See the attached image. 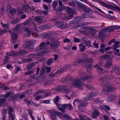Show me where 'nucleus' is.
Returning <instances> with one entry per match:
<instances>
[{
    "instance_id": "nucleus-1",
    "label": "nucleus",
    "mask_w": 120,
    "mask_h": 120,
    "mask_svg": "<svg viewBox=\"0 0 120 120\" xmlns=\"http://www.w3.org/2000/svg\"><path fill=\"white\" fill-rule=\"evenodd\" d=\"M49 43H45L43 42L39 46L37 47L36 51L39 52V53L42 55V53H45L49 51V50H46L47 49L49 46Z\"/></svg>"
},
{
    "instance_id": "nucleus-2",
    "label": "nucleus",
    "mask_w": 120,
    "mask_h": 120,
    "mask_svg": "<svg viewBox=\"0 0 120 120\" xmlns=\"http://www.w3.org/2000/svg\"><path fill=\"white\" fill-rule=\"evenodd\" d=\"M23 30L26 31L29 35L31 34L33 36V38H38L39 37V35L37 34L38 31L36 29H31L30 30L27 27H24L23 28Z\"/></svg>"
},
{
    "instance_id": "nucleus-3",
    "label": "nucleus",
    "mask_w": 120,
    "mask_h": 120,
    "mask_svg": "<svg viewBox=\"0 0 120 120\" xmlns=\"http://www.w3.org/2000/svg\"><path fill=\"white\" fill-rule=\"evenodd\" d=\"M93 60L92 58L90 59H86L85 60H82L81 59H78L75 61L73 64V65L75 66H77L80 64L82 63V64H85V66L89 63V62H92Z\"/></svg>"
},
{
    "instance_id": "nucleus-4",
    "label": "nucleus",
    "mask_w": 120,
    "mask_h": 120,
    "mask_svg": "<svg viewBox=\"0 0 120 120\" xmlns=\"http://www.w3.org/2000/svg\"><path fill=\"white\" fill-rule=\"evenodd\" d=\"M120 28L117 26L108 27L102 30L103 32H109L113 31L114 30L119 29Z\"/></svg>"
},
{
    "instance_id": "nucleus-5",
    "label": "nucleus",
    "mask_w": 120,
    "mask_h": 120,
    "mask_svg": "<svg viewBox=\"0 0 120 120\" xmlns=\"http://www.w3.org/2000/svg\"><path fill=\"white\" fill-rule=\"evenodd\" d=\"M56 112L53 109L49 111V113L52 120H57V118L56 116Z\"/></svg>"
},
{
    "instance_id": "nucleus-6",
    "label": "nucleus",
    "mask_w": 120,
    "mask_h": 120,
    "mask_svg": "<svg viewBox=\"0 0 120 120\" xmlns=\"http://www.w3.org/2000/svg\"><path fill=\"white\" fill-rule=\"evenodd\" d=\"M72 85L77 87H80L83 86V84L81 82L79 79L72 81Z\"/></svg>"
},
{
    "instance_id": "nucleus-7",
    "label": "nucleus",
    "mask_w": 120,
    "mask_h": 120,
    "mask_svg": "<svg viewBox=\"0 0 120 120\" xmlns=\"http://www.w3.org/2000/svg\"><path fill=\"white\" fill-rule=\"evenodd\" d=\"M58 44L59 42L58 41H55L54 39H51L50 45L52 49H54L58 47Z\"/></svg>"
},
{
    "instance_id": "nucleus-8",
    "label": "nucleus",
    "mask_w": 120,
    "mask_h": 120,
    "mask_svg": "<svg viewBox=\"0 0 120 120\" xmlns=\"http://www.w3.org/2000/svg\"><path fill=\"white\" fill-rule=\"evenodd\" d=\"M56 115L60 118H62V117H64V120H70L69 117L66 114H65L63 116L61 113L56 111Z\"/></svg>"
},
{
    "instance_id": "nucleus-9",
    "label": "nucleus",
    "mask_w": 120,
    "mask_h": 120,
    "mask_svg": "<svg viewBox=\"0 0 120 120\" xmlns=\"http://www.w3.org/2000/svg\"><path fill=\"white\" fill-rule=\"evenodd\" d=\"M66 11L69 14V17L71 18L72 17L73 15L75 14V11L74 9L71 8L69 7L67 8Z\"/></svg>"
},
{
    "instance_id": "nucleus-10",
    "label": "nucleus",
    "mask_w": 120,
    "mask_h": 120,
    "mask_svg": "<svg viewBox=\"0 0 120 120\" xmlns=\"http://www.w3.org/2000/svg\"><path fill=\"white\" fill-rule=\"evenodd\" d=\"M105 88L106 89L104 88L102 90V91L105 94H107L110 92L112 91L115 89L114 87L111 86L109 87L108 86H106Z\"/></svg>"
},
{
    "instance_id": "nucleus-11",
    "label": "nucleus",
    "mask_w": 120,
    "mask_h": 120,
    "mask_svg": "<svg viewBox=\"0 0 120 120\" xmlns=\"http://www.w3.org/2000/svg\"><path fill=\"white\" fill-rule=\"evenodd\" d=\"M56 26L57 27L62 29L66 28L68 27L67 25L64 24V22H58Z\"/></svg>"
},
{
    "instance_id": "nucleus-12",
    "label": "nucleus",
    "mask_w": 120,
    "mask_h": 120,
    "mask_svg": "<svg viewBox=\"0 0 120 120\" xmlns=\"http://www.w3.org/2000/svg\"><path fill=\"white\" fill-rule=\"evenodd\" d=\"M86 100L85 99H81L80 100V101L82 103L81 104H80L78 106L79 108L81 109L82 107H85L87 105V103H83V102H84L85 101H86Z\"/></svg>"
},
{
    "instance_id": "nucleus-13",
    "label": "nucleus",
    "mask_w": 120,
    "mask_h": 120,
    "mask_svg": "<svg viewBox=\"0 0 120 120\" xmlns=\"http://www.w3.org/2000/svg\"><path fill=\"white\" fill-rule=\"evenodd\" d=\"M98 93L97 92H94L93 93H90L87 94V96L89 98L95 97L98 95Z\"/></svg>"
},
{
    "instance_id": "nucleus-14",
    "label": "nucleus",
    "mask_w": 120,
    "mask_h": 120,
    "mask_svg": "<svg viewBox=\"0 0 120 120\" xmlns=\"http://www.w3.org/2000/svg\"><path fill=\"white\" fill-rule=\"evenodd\" d=\"M100 114V113L98 112V110H95L93 113L92 116L93 118H95L97 116H99Z\"/></svg>"
},
{
    "instance_id": "nucleus-15",
    "label": "nucleus",
    "mask_w": 120,
    "mask_h": 120,
    "mask_svg": "<svg viewBox=\"0 0 120 120\" xmlns=\"http://www.w3.org/2000/svg\"><path fill=\"white\" fill-rule=\"evenodd\" d=\"M94 68H97L98 72L102 74L103 72V70L97 64L94 66Z\"/></svg>"
},
{
    "instance_id": "nucleus-16",
    "label": "nucleus",
    "mask_w": 120,
    "mask_h": 120,
    "mask_svg": "<svg viewBox=\"0 0 120 120\" xmlns=\"http://www.w3.org/2000/svg\"><path fill=\"white\" fill-rule=\"evenodd\" d=\"M28 4L26 3H25L22 5V9L23 10L26 12L28 10V8H29Z\"/></svg>"
},
{
    "instance_id": "nucleus-17",
    "label": "nucleus",
    "mask_w": 120,
    "mask_h": 120,
    "mask_svg": "<svg viewBox=\"0 0 120 120\" xmlns=\"http://www.w3.org/2000/svg\"><path fill=\"white\" fill-rule=\"evenodd\" d=\"M41 55V54H40L39 53L38 54H31L28 55V57L31 58H35L37 56H38Z\"/></svg>"
},
{
    "instance_id": "nucleus-18",
    "label": "nucleus",
    "mask_w": 120,
    "mask_h": 120,
    "mask_svg": "<svg viewBox=\"0 0 120 120\" xmlns=\"http://www.w3.org/2000/svg\"><path fill=\"white\" fill-rule=\"evenodd\" d=\"M13 109L12 108L9 107V109L8 114L9 117L13 115Z\"/></svg>"
},
{
    "instance_id": "nucleus-19",
    "label": "nucleus",
    "mask_w": 120,
    "mask_h": 120,
    "mask_svg": "<svg viewBox=\"0 0 120 120\" xmlns=\"http://www.w3.org/2000/svg\"><path fill=\"white\" fill-rule=\"evenodd\" d=\"M116 96L113 95H111L110 97L107 98L106 99L107 100L109 101H112V100L114 99L115 98Z\"/></svg>"
},
{
    "instance_id": "nucleus-20",
    "label": "nucleus",
    "mask_w": 120,
    "mask_h": 120,
    "mask_svg": "<svg viewBox=\"0 0 120 120\" xmlns=\"http://www.w3.org/2000/svg\"><path fill=\"white\" fill-rule=\"evenodd\" d=\"M11 36L13 40L17 39L18 37V35L15 33H13L11 34Z\"/></svg>"
},
{
    "instance_id": "nucleus-21",
    "label": "nucleus",
    "mask_w": 120,
    "mask_h": 120,
    "mask_svg": "<svg viewBox=\"0 0 120 120\" xmlns=\"http://www.w3.org/2000/svg\"><path fill=\"white\" fill-rule=\"evenodd\" d=\"M83 43H82L79 45V49L81 51H84L85 49V47L83 45Z\"/></svg>"
},
{
    "instance_id": "nucleus-22",
    "label": "nucleus",
    "mask_w": 120,
    "mask_h": 120,
    "mask_svg": "<svg viewBox=\"0 0 120 120\" xmlns=\"http://www.w3.org/2000/svg\"><path fill=\"white\" fill-rule=\"evenodd\" d=\"M30 44V42H27L24 43L23 45V47L26 48H28L29 47Z\"/></svg>"
},
{
    "instance_id": "nucleus-23",
    "label": "nucleus",
    "mask_w": 120,
    "mask_h": 120,
    "mask_svg": "<svg viewBox=\"0 0 120 120\" xmlns=\"http://www.w3.org/2000/svg\"><path fill=\"white\" fill-rule=\"evenodd\" d=\"M88 17V15L84 14L82 15L81 16L79 17L78 18L80 19H82L87 18Z\"/></svg>"
},
{
    "instance_id": "nucleus-24",
    "label": "nucleus",
    "mask_w": 120,
    "mask_h": 120,
    "mask_svg": "<svg viewBox=\"0 0 120 120\" xmlns=\"http://www.w3.org/2000/svg\"><path fill=\"white\" fill-rule=\"evenodd\" d=\"M19 20V18L15 19L11 22V24H15L18 22Z\"/></svg>"
},
{
    "instance_id": "nucleus-25",
    "label": "nucleus",
    "mask_w": 120,
    "mask_h": 120,
    "mask_svg": "<svg viewBox=\"0 0 120 120\" xmlns=\"http://www.w3.org/2000/svg\"><path fill=\"white\" fill-rule=\"evenodd\" d=\"M22 120H28L27 114L26 113H24L22 116Z\"/></svg>"
},
{
    "instance_id": "nucleus-26",
    "label": "nucleus",
    "mask_w": 120,
    "mask_h": 120,
    "mask_svg": "<svg viewBox=\"0 0 120 120\" xmlns=\"http://www.w3.org/2000/svg\"><path fill=\"white\" fill-rule=\"evenodd\" d=\"M59 98V97L58 96H56L54 99V101L55 103L56 104L57 106L59 105V104L57 103L58 101Z\"/></svg>"
},
{
    "instance_id": "nucleus-27",
    "label": "nucleus",
    "mask_w": 120,
    "mask_h": 120,
    "mask_svg": "<svg viewBox=\"0 0 120 120\" xmlns=\"http://www.w3.org/2000/svg\"><path fill=\"white\" fill-rule=\"evenodd\" d=\"M22 61L24 62H28L33 61V60L31 58L25 59L23 60Z\"/></svg>"
},
{
    "instance_id": "nucleus-28",
    "label": "nucleus",
    "mask_w": 120,
    "mask_h": 120,
    "mask_svg": "<svg viewBox=\"0 0 120 120\" xmlns=\"http://www.w3.org/2000/svg\"><path fill=\"white\" fill-rule=\"evenodd\" d=\"M84 11L85 12L88 13H91L92 12L89 9L85 8L83 9Z\"/></svg>"
},
{
    "instance_id": "nucleus-29",
    "label": "nucleus",
    "mask_w": 120,
    "mask_h": 120,
    "mask_svg": "<svg viewBox=\"0 0 120 120\" xmlns=\"http://www.w3.org/2000/svg\"><path fill=\"white\" fill-rule=\"evenodd\" d=\"M42 19V18L40 16H36L35 18V20L39 23L41 22V20Z\"/></svg>"
},
{
    "instance_id": "nucleus-30",
    "label": "nucleus",
    "mask_w": 120,
    "mask_h": 120,
    "mask_svg": "<svg viewBox=\"0 0 120 120\" xmlns=\"http://www.w3.org/2000/svg\"><path fill=\"white\" fill-rule=\"evenodd\" d=\"M63 107L64 108H65L66 107H68L70 109H72V106L71 104H64L63 105Z\"/></svg>"
},
{
    "instance_id": "nucleus-31",
    "label": "nucleus",
    "mask_w": 120,
    "mask_h": 120,
    "mask_svg": "<svg viewBox=\"0 0 120 120\" xmlns=\"http://www.w3.org/2000/svg\"><path fill=\"white\" fill-rule=\"evenodd\" d=\"M88 23L86 22H81L79 23V24L78 25H79L77 27L78 28L79 27V26H83L87 25L88 24Z\"/></svg>"
},
{
    "instance_id": "nucleus-32",
    "label": "nucleus",
    "mask_w": 120,
    "mask_h": 120,
    "mask_svg": "<svg viewBox=\"0 0 120 120\" xmlns=\"http://www.w3.org/2000/svg\"><path fill=\"white\" fill-rule=\"evenodd\" d=\"M31 18H29L26 21L22 23V24L25 25L29 23L31 21Z\"/></svg>"
},
{
    "instance_id": "nucleus-33",
    "label": "nucleus",
    "mask_w": 120,
    "mask_h": 120,
    "mask_svg": "<svg viewBox=\"0 0 120 120\" xmlns=\"http://www.w3.org/2000/svg\"><path fill=\"white\" fill-rule=\"evenodd\" d=\"M50 100H44L41 101L40 102L41 103L49 104L50 103Z\"/></svg>"
},
{
    "instance_id": "nucleus-34",
    "label": "nucleus",
    "mask_w": 120,
    "mask_h": 120,
    "mask_svg": "<svg viewBox=\"0 0 120 120\" xmlns=\"http://www.w3.org/2000/svg\"><path fill=\"white\" fill-rule=\"evenodd\" d=\"M1 24H2V26L5 29L7 28L9 26V24H4L2 22H1Z\"/></svg>"
},
{
    "instance_id": "nucleus-35",
    "label": "nucleus",
    "mask_w": 120,
    "mask_h": 120,
    "mask_svg": "<svg viewBox=\"0 0 120 120\" xmlns=\"http://www.w3.org/2000/svg\"><path fill=\"white\" fill-rule=\"evenodd\" d=\"M65 9V7L64 5H63L61 6H60V7H59V8L58 10L59 11H62L64 9Z\"/></svg>"
},
{
    "instance_id": "nucleus-36",
    "label": "nucleus",
    "mask_w": 120,
    "mask_h": 120,
    "mask_svg": "<svg viewBox=\"0 0 120 120\" xmlns=\"http://www.w3.org/2000/svg\"><path fill=\"white\" fill-rule=\"evenodd\" d=\"M54 61V59L53 58L51 59L48 60L47 63V64L48 65H50Z\"/></svg>"
},
{
    "instance_id": "nucleus-37",
    "label": "nucleus",
    "mask_w": 120,
    "mask_h": 120,
    "mask_svg": "<svg viewBox=\"0 0 120 120\" xmlns=\"http://www.w3.org/2000/svg\"><path fill=\"white\" fill-rule=\"evenodd\" d=\"M21 25L22 26V25L21 24H19L17 25L13 29V30L15 31H17L18 30Z\"/></svg>"
},
{
    "instance_id": "nucleus-38",
    "label": "nucleus",
    "mask_w": 120,
    "mask_h": 120,
    "mask_svg": "<svg viewBox=\"0 0 120 120\" xmlns=\"http://www.w3.org/2000/svg\"><path fill=\"white\" fill-rule=\"evenodd\" d=\"M6 101V99L4 98H0V106H1L2 103H3L5 102Z\"/></svg>"
},
{
    "instance_id": "nucleus-39",
    "label": "nucleus",
    "mask_w": 120,
    "mask_h": 120,
    "mask_svg": "<svg viewBox=\"0 0 120 120\" xmlns=\"http://www.w3.org/2000/svg\"><path fill=\"white\" fill-rule=\"evenodd\" d=\"M58 106V107H57V108L60 111H61L64 112V108L62 107H61L60 106H61V105H58V106Z\"/></svg>"
},
{
    "instance_id": "nucleus-40",
    "label": "nucleus",
    "mask_w": 120,
    "mask_h": 120,
    "mask_svg": "<svg viewBox=\"0 0 120 120\" xmlns=\"http://www.w3.org/2000/svg\"><path fill=\"white\" fill-rule=\"evenodd\" d=\"M44 90H40L36 92L34 94V96H35L38 94H40L43 92Z\"/></svg>"
},
{
    "instance_id": "nucleus-41",
    "label": "nucleus",
    "mask_w": 120,
    "mask_h": 120,
    "mask_svg": "<svg viewBox=\"0 0 120 120\" xmlns=\"http://www.w3.org/2000/svg\"><path fill=\"white\" fill-rule=\"evenodd\" d=\"M19 53L21 55L26 54L28 53V52L25 50H21L20 51Z\"/></svg>"
},
{
    "instance_id": "nucleus-42",
    "label": "nucleus",
    "mask_w": 120,
    "mask_h": 120,
    "mask_svg": "<svg viewBox=\"0 0 120 120\" xmlns=\"http://www.w3.org/2000/svg\"><path fill=\"white\" fill-rule=\"evenodd\" d=\"M111 64V63L110 62L108 61L106 63L105 65L107 67L109 68Z\"/></svg>"
},
{
    "instance_id": "nucleus-43",
    "label": "nucleus",
    "mask_w": 120,
    "mask_h": 120,
    "mask_svg": "<svg viewBox=\"0 0 120 120\" xmlns=\"http://www.w3.org/2000/svg\"><path fill=\"white\" fill-rule=\"evenodd\" d=\"M47 25H45V26H41L39 28L40 29L42 30L45 29L46 28H49V27H47Z\"/></svg>"
},
{
    "instance_id": "nucleus-44",
    "label": "nucleus",
    "mask_w": 120,
    "mask_h": 120,
    "mask_svg": "<svg viewBox=\"0 0 120 120\" xmlns=\"http://www.w3.org/2000/svg\"><path fill=\"white\" fill-rule=\"evenodd\" d=\"M27 111L30 116H32L33 111L31 109H28L27 110Z\"/></svg>"
},
{
    "instance_id": "nucleus-45",
    "label": "nucleus",
    "mask_w": 120,
    "mask_h": 120,
    "mask_svg": "<svg viewBox=\"0 0 120 120\" xmlns=\"http://www.w3.org/2000/svg\"><path fill=\"white\" fill-rule=\"evenodd\" d=\"M92 66L91 64H89V65H88L87 68V70L88 71H89L91 70V67Z\"/></svg>"
},
{
    "instance_id": "nucleus-46",
    "label": "nucleus",
    "mask_w": 120,
    "mask_h": 120,
    "mask_svg": "<svg viewBox=\"0 0 120 120\" xmlns=\"http://www.w3.org/2000/svg\"><path fill=\"white\" fill-rule=\"evenodd\" d=\"M31 102L33 103V102H32L31 101L28 100H26V103L27 105H29Z\"/></svg>"
},
{
    "instance_id": "nucleus-47",
    "label": "nucleus",
    "mask_w": 120,
    "mask_h": 120,
    "mask_svg": "<svg viewBox=\"0 0 120 120\" xmlns=\"http://www.w3.org/2000/svg\"><path fill=\"white\" fill-rule=\"evenodd\" d=\"M85 45L88 46H91V44L90 43V42L88 41H85Z\"/></svg>"
},
{
    "instance_id": "nucleus-48",
    "label": "nucleus",
    "mask_w": 120,
    "mask_h": 120,
    "mask_svg": "<svg viewBox=\"0 0 120 120\" xmlns=\"http://www.w3.org/2000/svg\"><path fill=\"white\" fill-rule=\"evenodd\" d=\"M36 42V40L33 39L31 41H30V45H32V44H34Z\"/></svg>"
},
{
    "instance_id": "nucleus-49",
    "label": "nucleus",
    "mask_w": 120,
    "mask_h": 120,
    "mask_svg": "<svg viewBox=\"0 0 120 120\" xmlns=\"http://www.w3.org/2000/svg\"><path fill=\"white\" fill-rule=\"evenodd\" d=\"M103 117L104 120H110V119L105 115H104Z\"/></svg>"
},
{
    "instance_id": "nucleus-50",
    "label": "nucleus",
    "mask_w": 120,
    "mask_h": 120,
    "mask_svg": "<svg viewBox=\"0 0 120 120\" xmlns=\"http://www.w3.org/2000/svg\"><path fill=\"white\" fill-rule=\"evenodd\" d=\"M53 6L54 8H55L56 7L57 5V2L55 1H54L52 3Z\"/></svg>"
},
{
    "instance_id": "nucleus-51",
    "label": "nucleus",
    "mask_w": 120,
    "mask_h": 120,
    "mask_svg": "<svg viewBox=\"0 0 120 120\" xmlns=\"http://www.w3.org/2000/svg\"><path fill=\"white\" fill-rule=\"evenodd\" d=\"M16 10L15 9H13L11 11V14L13 15L16 13Z\"/></svg>"
},
{
    "instance_id": "nucleus-52",
    "label": "nucleus",
    "mask_w": 120,
    "mask_h": 120,
    "mask_svg": "<svg viewBox=\"0 0 120 120\" xmlns=\"http://www.w3.org/2000/svg\"><path fill=\"white\" fill-rule=\"evenodd\" d=\"M9 56H15V52H11L9 54Z\"/></svg>"
},
{
    "instance_id": "nucleus-53",
    "label": "nucleus",
    "mask_w": 120,
    "mask_h": 120,
    "mask_svg": "<svg viewBox=\"0 0 120 120\" xmlns=\"http://www.w3.org/2000/svg\"><path fill=\"white\" fill-rule=\"evenodd\" d=\"M89 78V77H88L87 76L85 75L84 76L83 78L81 79L82 80H87Z\"/></svg>"
},
{
    "instance_id": "nucleus-54",
    "label": "nucleus",
    "mask_w": 120,
    "mask_h": 120,
    "mask_svg": "<svg viewBox=\"0 0 120 120\" xmlns=\"http://www.w3.org/2000/svg\"><path fill=\"white\" fill-rule=\"evenodd\" d=\"M79 118H80V120L79 119H76L75 120H84V118L81 115H80L79 116Z\"/></svg>"
},
{
    "instance_id": "nucleus-55",
    "label": "nucleus",
    "mask_w": 120,
    "mask_h": 120,
    "mask_svg": "<svg viewBox=\"0 0 120 120\" xmlns=\"http://www.w3.org/2000/svg\"><path fill=\"white\" fill-rule=\"evenodd\" d=\"M42 97V96L41 95H38L35 98V99L36 100H38L40 98H41Z\"/></svg>"
},
{
    "instance_id": "nucleus-56",
    "label": "nucleus",
    "mask_w": 120,
    "mask_h": 120,
    "mask_svg": "<svg viewBox=\"0 0 120 120\" xmlns=\"http://www.w3.org/2000/svg\"><path fill=\"white\" fill-rule=\"evenodd\" d=\"M99 3L101 5H103L105 7L107 6V4H106L101 1H100L99 2Z\"/></svg>"
},
{
    "instance_id": "nucleus-57",
    "label": "nucleus",
    "mask_w": 120,
    "mask_h": 120,
    "mask_svg": "<svg viewBox=\"0 0 120 120\" xmlns=\"http://www.w3.org/2000/svg\"><path fill=\"white\" fill-rule=\"evenodd\" d=\"M115 40L114 39H113L111 40L108 42V44L109 45H110L111 44L114 42Z\"/></svg>"
},
{
    "instance_id": "nucleus-58",
    "label": "nucleus",
    "mask_w": 120,
    "mask_h": 120,
    "mask_svg": "<svg viewBox=\"0 0 120 120\" xmlns=\"http://www.w3.org/2000/svg\"><path fill=\"white\" fill-rule=\"evenodd\" d=\"M68 4L71 6H74L75 5V3L74 2H71L69 3Z\"/></svg>"
},
{
    "instance_id": "nucleus-59",
    "label": "nucleus",
    "mask_w": 120,
    "mask_h": 120,
    "mask_svg": "<svg viewBox=\"0 0 120 120\" xmlns=\"http://www.w3.org/2000/svg\"><path fill=\"white\" fill-rule=\"evenodd\" d=\"M64 71V70H63L62 68H61L57 72V73H60L61 72H63Z\"/></svg>"
},
{
    "instance_id": "nucleus-60",
    "label": "nucleus",
    "mask_w": 120,
    "mask_h": 120,
    "mask_svg": "<svg viewBox=\"0 0 120 120\" xmlns=\"http://www.w3.org/2000/svg\"><path fill=\"white\" fill-rule=\"evenodd\" d=\"M119 47L118 44H115L113 46V49H116V48H118Z\"/></svg>"
},
{
    "instance_id": "nucleus-61",
    "label": "nucleus",
    "mask_w": 120,
    "mask_h": 120,
    "mask_svg": "<svg viewBox=\"0 0 120 120\" xmlns=\"http://www.w3.org/2000/svg\"><path fill=\"white\" fill-rule=\"evenodd\" d=\"M71 91L70 90H69L68 89H66L64 90L65 93L67 94H68L71 92Z\"/></svg>"
},
{
    "instance_id": "nucleus-62",
    "label": "nucleus",
    "mask_w": 120,
    "mask_h": 120,
    "mask_svg": "<svg viewBox=\"0 0 120 120\" xmlns=\"http://www.w3.org/2000/svg\"><path fill=\"white\" fill-rule=\"evenodd\" d=\"M6 68L8 69L12 68V67L11 64H8L6 66Z\"/></svg>"
},
{
    "instance_id": "nucleus-63",
    "label": "nucleus",
    "mask_w": 120,
    "mask_h": 120,
    "mask_svg": "<svg viewBox=\"0 0 120 120\" xmlns=\"http://www.w3.org/2000/svg\"><path fill=\"white\" fill-rule=\"evenodd\" d=\"M105 108H104L105 110H109L110 109V107L107 106L105 105Z\"/></svg>"
},
{
    "instance_id": "nucleus-64",
    "label": "nucleus",
    "mask_w": 120,
    "mask_h": 120,
    "mask_svg": "<svg viewBox=\"0 0 120 120\" xmlns=\"http://www.w3.org/2000/svg\"><path fill=\"white\" fill-rule=\"evenodd\" d=\"M102 57L103 59H106L108 58L109 57V56L108 55H105L103 56Z\"/></svg>"
}]
</instances>
